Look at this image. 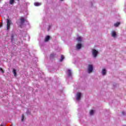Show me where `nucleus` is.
I'll return each mask as SVG.
<instances>
[{
	"mask_svg": "<svg viewBox=\"0 0 126 126\" xmlns=\"http://www.w3.org/2000/svg\"><path fill=\"white\" fill-rule=\"evenodd\" d=\"M41 5V4H40V3H39V2L34 3V5L35 6H39V5Z\"/></svg>",
	"mask_w": 126,
	"mask_h": 126,
	"instance_id": "nucleus-14",
	"label": "nucleus"
},
{
	"mask_svg": "<svg viewBox=\"0 0 126 126\" xmlns=\"http://www.w3.org/2000/svg\"><path fill=\"white\" fill-rule=\"evenodd\" d=\"M18 1H19V0H17Z\"/></svg>",
	"mask_w": 126,
	"mask_h": 126,
	"instance_id": "nucleus-24",
	"label": "nucleus"
},
{
	"mask_svg": "<svg viewBox=\"0 0 126 126\" xmlns=\"http://www.w3.org/2000/svg\"><path fill=\"white\" fill-rule=\"evenodd\" d=\"M13 73L14 74V76H16L17 75L16 69H13Z\"/></svg>",
	"mask_w": 126,
	"mask_h": 126,
	"instance_id": "nucleus-11",
	"label": "nucleus"
},
{
	"mask_svg": "<svg viewBox=\"0 0 126 126\" xmlns=\"http://www.w3.org/2000/svg\"><path fill=\"white\" fill-rule=\"evenodd\" d=\"M61 0L63 1V0Z\"/></svg>",
	"mask_w": 126,
	"mask_h": 126,
	"instance_id": "nucleus-25",
	"label": "nucleus"
},
{
	"mask_svg": "<svg viewBox=\"0 0 126 126\" xmlns=\"http://www.w3.org/2000/svg\"><path fill=\"white\" fill-rule=\"evenodd\" d=\"M77 40L79 43H80L82 41V38H81V37H78L77 38Z\"/></svg>",
	"mask_w": 126,
	"mask_h": 126,
	"instance_id": "nucleus-8",
	"label": "nucleus"
},
{
	"mask_svg": "<svg viewBox=\"0 0 126 126\" xmlns=\"http://www.w3.org/2000/svg\"><path fill=\"white\" fill-rule=\"evenodd\" d=\"M102 73L103 75H105L106 74V69H103Z\"/></svg>",
	"mask_w": 126,
	"mask_h": 126,
	"instance_id": "nucleus-12",
	"label": "nucleus"
},
{
	"mask_svg": "<svg viewBox=\"0 0 126 126\" xmlns=\"http://www.w3.org/2000/svg\"><path fill=\"white\" fill-rule=\"evenodd\" d=\"M20 24L21 25H22V24H24V22H25V19H24L23 17H21L20 18Z\"/></svg>",
	"mask_w": 126,
	"mask_h": 126,
	"instance_id": "nucleus-4",
	"label": "nucleus"
},
{
	"mask_svg": "<svg viewBox=\"0 0 126 126\" xmlns=\"http://www.w3.org/2000/svg\"><path fill=\"white\" fill-rule=\"evenodd\" d=\"M54 54H51V55H50V57H51V58H52V57H54Z\"/></svg>",
	"mask_w": 126,
	"mask_h": 126,
	"instance_id": "nucleus-23",
	"label": "nucleus"
},
{
	"mask_svg": "<svg viewBox=\"0 0 126 126\" xmlns=\"http://www.w3.org/2000/svg\"><path fill=\"white\" fill-rule=\"evenodd\" d=\"M14 3V0H10L9 3L10 4H13Z\"/></svg>",
	"mask_w": 126,
	"mask_h": 126,
	"instance_id": "nucleus-16",
	"label": "nucleus"
},
{
	"mask_svg": "<svg viewBox=\"0 0 126 126\" xmlns=\"http://www.w3.org/2000/svg\"><path fill=\"white\" fill-rule=\"evenodd\" d=\"M14 38V35L13 34H12L11 35V42H13Z\"/></svg>",
	"mask_w": 126,
	"mask_h": 126,
	"instance_id": "nucleus-18",
	"label": "nucleus"
},
{
	"mask_svg": "<svg viewBox=\"0 0 126 126\" xmlns=\"http://www.w3.org/2000/svg\"><path fill=\"white\" fill-rule=\"evenodd\" d=\"M64 59V56H63V55H62L61 59H60V62H62L63 61Z\"/></svg>",
	"mask_w": 126,
	"mask_h": 126,
	"instance_id": "nucleus-15",
	"label": "nucleus"
},
{
	"mask_svg": "<svg viewBox=\"0 0 126 126\" xmlns=\"http://www.w3.org/2000/svg\"><path fill=\"white\" fill-rule=\"evenodd\" d=\"M23 121H24V114L22 116V122H23Z\"/></svg>",
	"mask_w": 126,
	"mask_h": 126,
	"instance_id": "nucleus-19",
	"label": "nucleus"
},
{
	"mask_svg": "<svg viewBox=\"0 0 126 126\" xmlns=\"http://www.w3.org/2000/svg\"><path fill=\"white\" fill-rule=\"evenodd\" d=\"M0 70H1V72H2V73H3L4 72V71H3V70H2V68H1V67H0Z\"/></svg>",
	"mask_w": 126,
	"mask_h": 126,
	"instance_id": "nucleus-21",
	"label": "nucleus"
},
{
	"mask_svg": "<svg viewBox=\"0 0 126 126\" xmlns=\"http://www.w3.org/2000/svg\"><path fill=\"white\" fill-rule=\"evenodd\" d=\"M68 76H71V71L70 70H68Z\"/></svg>",
	"mask_w": 126,
	"mask_h": 126,
	"instance_id": "nucleus-13",
	"label": "nucleus"
},
{
	"mask_svg": "<svg viewBox=\"0 0 126 126\" xmlns=\"http://www.w3.org/2000/svg\"><path fill=\"white\" fill-rule=\"evenodd\" d=\"M122 114H123V115H126V112H122Z\"/></svg>",
	"mask_w": 126,
	"mask_h": 126,
	"instance_id": "nucleus-22",
	"label": "nucleus"
},
{
	"mask_svg": "<svg viewBox=\"0 0 126 126\" xmlns=\"http://www.w3.org/2000/svg\"><path fill=\"white\" fill-rule=\"evenodd\" d=\"M3 26V24L2 23V22H0V28H1Z\"/></svg>",
	"mask_w": 126,
	"mask_h": 126,
	"instance_id": "nucleus-20",
	"label": "nucleus"
},
{
	"mask_svg": "<svg viewBox=\"0 0 126 126\" xmlns=\"http://www.w3.org/2000/svg\"><path fill=\"white\" fill-rule=\"evenodd\" d=\"M120 24H121V23L117 22V23L114 24V26H115V27H118V26L120 25Z\"/></svg>",
	"mask_w": 126,
	"mask_h": 126,
	"instance_id": "nucleus-10",
	"label": "nucleus"
},
{
	"mask_svg": "<svg viewBox=\"0 0 126 126\" xmlns=\"http://www.w3.org/2000/svg\"><path fill=\"white\" fill-rule=\"evenodd\" d=\"M7 30H9L10 29V25H11V21L9 20V19H7Z\"/></svg>",
	"mask_w": 126,
	"mask_h": 126,
	"instance_id": "nucleus-1",
	"label": "nucleus"
},
{
	"mask_svg": "<svg viewBox=\"0 0 126 126\" xmlns=\"http://www.w3.org/2000/svg\"><path fill=\"white\" fill-rule=\"evenodd\" d=\"M82 47V45L80 43L77 44L76 46V49H77V50H80Z\"/></svg>",
	"mask_w": 126,
	"mask_h": 126,
	"instance_id": "nucleus-6",
	"label": "nucleus"
},
{
	"mask_svg": "<svg viewBox=\"0 0 126 126\" xmlns=\"http://www.w3.org/2000/svg\"><path fill=\"white\" fill-rule=\"evenodd\" d=\"M89 73H91L93 71V65L89 64L88 68Z\"/></svg>",
	"mask_w": 126,
	"mask_h": 126,
	"instance_id": "nucleus-2",
	"label": "nucleus"
},
{
	"mask_svg": "<svg viewBox=\"0 0 126 126\" xmlns=\"http://www.w3.org/2000/svg\"><path fill=\"white\" fill-rule=\"evenodd\" d=\"M98 55V51L96 50V49H93V56L94 57V58H96L97 57V55Z\"/></svg>",
	"mask_w": 126,
	"mask_h": 126,
	"instance_id": "nucleus-3",
	"label": "nucleus"
},
{
	"mask_svg": "<svg viewBox=\"0 0 126 126\" xmlns=\"http://www.w3.org/2000/svg\"><path fill=\"white\" fill-rule=\"evenodd\" d=\"M90 114L91 115H93V114H94V111L93 110H91L90 112Z\"/></svg>",
	"mask_w": 126,
	"mask_h": 126,
	"instance_id": "nucleus-17",
	"label": "nucleus"
},
{
	"mask_svg": "<svg viewBox=\"0 0 126 126\" xmlns=\"http://www.w3.org/2000/svg\"><path fill=\"white\" fill-rule=\"evenodd\" d=\"M50 36L47 35L46 36L45 39V42H48L49 40H50Z\"/></svg>",
	"mask_w": 126,
	"mask_h": 126,
	"instance_id": "nucleus-7",
	"label": "nucleus"
},
{
	"mask_svg": "<svg viewBox=\"0 0 126 126\" xmlns=\"http://www.w3.org/2000/svg\"><path fill=\"white\" fill-rule=\"evenodd\" d=\"M80 98H81V93H77V100L78 101L80 100Z\"/></svg>",
	"mask_w": 126,
	"mask_h": 126,
	"instance_id": "nucleus-5",
	"label": "nucleus"
},
{
	"mask_svg": "<svg viewBox=\"0 0 126 126\" xmlns=\"http://www.w3.org/2000/svg\"><path fill=\"white\" fill-rule=\"evenodd\" d=\"M112 37H114V38H116L117 36V33H116V32H113L112 33Z\"/></svg>",
	"mask_w": 126,
	"mask_h": 126,
	"instance_id": "nucleus-9",
	"label": "nucleus"
}]
</instances>
